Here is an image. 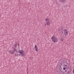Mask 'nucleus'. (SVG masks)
Wrapping results in <instances>:
<instances>
[{
	"instance_id": "obj_1",
	"label": "nucleus",
	"mask_w": 74,
	"mask_h": 74,
	"mask_svg": "<svg viewBox=\"0 0 74 74\" xmlns=\"http://www.w3.org/2000/svg\"><path fill=\"white\" fill-rule=\"evenodd\" d=\"M51 38L52 41H53L54 42H57L58 41V38L54 36H52Z\"/></svg>"
},
{
	"instance_id": "obj_2",
	"label": "nucleus",
	"mask_w": 74,
	"mask_h": 74,
	"mask_svg": "<svg viewBox=\"0 0 74 74\" xmlns=\"http://www.w3.org/2000/svg\"><path fill=\"white\" fill-rule=\"evenodd\" d=\"M19 53H21L22 56H25V51L22 50L19 51Z\"/></svg>"
},
{
	"instance_id": "obj_3",
	"label": "nucleus",
	"mask_w": 74,
	"mask_h": 74,
	"mask_svg": "<svg viewBox=\"0 0 74 74\" xmlns=\"http://www.w3.org/2000/svg\"><path fill=\"white\" fill-rule=\"evenodd\" d=\"M64 29V28H63V27L61 26L60 27L59 29L58 30L60 32H62V31Z\"/></svg>"
},
{
	"instance_id": "obj_4",
	"label": "nucleus",
	"mask_w": 74,
	"mask_h": 74,
	"mask_svg": "<svg viewBox=\"0 0 74 74\" xmlns=\"http://www.w3.org/2000/svg\"><path fill=\"white\" fill-rule=\"evenodd\" d=\"M16 44H14L13 47V49H14V51H16V42H15Z\"/></svg>"
},
{
	"instance_id": "obj_5",
	"label": "nucleus",
	"mask_w": 74,
	"mask_h": 74,
	"mask_svg": "<svg viewBox=\"0 0 74 74\" xmlns=\"http://www.w3.org/2000/svg\"><path fill=\"white\" fill-rule=\"evenodd\" d=\"M64 34L65 36H67V34H68V31H67V29H65L64 30Z\"/></svg>"
},
{
	"instance_id": "obj_6",
	"label": "nucleus",
	"mask_w": 74,
	"mask_h": 74,
	"mask_svg": "<svg viewBox=\"0 0 74 74\" xmlns=\"http://www.w3.org/2000/svg\"><path fill=\"white\" fill-rule=\"evenodd\" d=\"M64 73H65V74H69V73H70V71H69L68 69H67L65 71Z\"/></svg>"
},
{
	"instance_id": "obj_7",
	"label": "nucleus",
	"mask_w": 74,
	"mask_h": 74,
	"mask_svg": "<svg viewBox=\"0 0 74 74\" xmlns=\"http://www.w3.org/2000/svg\"><path fill=\"white\" fill-rule=\"evenodd\" d=\"M9 52H10V53H11V54H14L15 53V52L14 51L10 50L9 51Z\"/></svg>"
},
{
	"instance_id": "obj_8",
	"label": "nucleus",
	"mask_w": 74,
	"mask_h": 74,
	"mask_svg": "<svg viewBox=\"0 0 74 74\" xmlns=\"http://www.w3.org/2000/svg\"><path fill=\"white\" fill-rule=\"evenodd\" d=\"M34 48L36 51L37 52H38V47H37V45H35V46Z\"/></svg>"
},
{
	"instance_id": "obj_9",
	"label": "nucleus",
	"mask_w": 74,
	"mask_h": 74,
	"mask_svg": "<svg viewBox=\"0 0 74 74\" xmlns=\"http://www.w3.org/2000/svg\"><path fill=\"white\" fill-rule=\"evenodd\" d=\"M66 0H59V2H61V3H64L66 1Z\"/></svg>"
},
{
	"instance_id": "obj_10",
	"label": "nucleus",
	"mask_w": 74,
	"mask_h": 74,
	"mask_svg": "<svg viewBox=\"0 0 74 74\" xmlns=\"http://www.w3.org/2000/svg\"><path fill=\"white\" fill-rule=\"evenodd\" d=\"M63 63H64L63 62V61H61V62L59 63V64L60 66V67H61V66L62 65V64H63Z\"/></svg>"
},
{
	"instance_id": "obj_11",
	"label": "nucleus",
	"mask_w": 74,
	"mask_h": 74,
	"mask_svg": "<svg viewBox=\"0 0 74 74\" xmlns=\"http://www.w3.org/2000/svg\"><path fill=\"white\" fill-rule=\"evenodd\" d=\"M47 25H49V22H47Z\"/></svg>"
},
{
	"instance_id": "obj_12",
	"label": "nucleus",
	"mask_w": 74,
	"mask_h": 74,
	"mask_svg": "<svg viewBox=\"0 0 74 74\" xmlns=\"http://www.w3.org/2000/svg\"><path fill=\"white\" fill-rule=\"evenodd\" d=\"M60 40L61 41H63V38H61L60 39Z\"/></svg>"
},
{
	"instance_id": "obj_13",
	"label": "nucleus",
	"mask_w": 74,
	"mask_h": 74,
	"mask_svg": "<svg viewBox=\"0 0 74 74\" xmlns=\"http://www.w3.org/2000/svg\"><path fill=\"white\" fill-rule=\"evenodd\" d=\"M49 18H47L46 19V21H47L48 22V21H49Z\"/></svg>"
},
{
	"instance_id": "obj_14",
	"label": "nucleus",
	"mask_w": 74,
	"mask_h": 74,
	"mask_svg": "<svg viewBox=\"0 0 74 74\" xmlns=\"http://www.w3.org/2000/svg\"><path fill=\"white\" fill-rule=\"evenodd\" d=\"M67 69V67H63V69L64 70H66V69Z\"/></svg>"
},
{
	"instance_id": "obj_15",
	"label": "nucleus",
	"mask_w": 74,
	"mask_h": 74,
	"mask_svg": "<svg viewBox=\"0 0 74 74\" xmlns=\"http://www.w3.org/2000/svg\"><path fill=\"white\" fill-rule=\"evenodd\" d=\"M18 53H15V56H18Z\"/></svg>"
},
{
	"instance_id": "obj_16",
	"label": "nucleus",
	"mask_w": 74,
	"mask_h": 74,
	"mask_svg": "<svg viewBox=\"0 0 74 74\" xmlns=\"http://www.w3.org/2000/svg\"><path fill=\"white\" fill-rule=\"evenodd\" d=\"M63 67H67V65L66 64H64Z\"/></svg>"
},
{
	"instance_id": "obj_17",
	"label": "nucleus",
	"mask_w": 74,
	"mask_h": 74,
	"mask_svg": "<svg viewBox=\"0 0 74 74\" xmlns=\"http://www.w3.org/2000/svg\"><path fill=\"white\" fill-rule=\"evenodd\" d=\"M45 26H47V24H46V23H45Z\"/></svg>"
},
{
	"instance_id": "obj_18",
	"label": "nucleus",
	"mask_w": 74,
	"mask_h": 74,
	"mask_svg": "<svg viewBox=\"0 0 74 74\" xmlns=\"http://www.w3.org/2000/svg\"><path fill=\"white\" fill-rule=\"evenodd\" d=\"M67 69H70V67H67Z\"/></svg>"
},
{
	"instance_id": "obj_19",
	"label": "nucleus",
	"mask_w": 74,
	"mask_h": 74,
	"mask_svg": "<svg viewBox=\"0 0 74 74\" xmlns=\"http://www.w3.org/2000/svg\"><path fill=\"white\" fill-rule=\"evenodd\" d=\"M18 55H19V56H21V55L19 54H18Z\"/></svg>"
},
{
	"instance_id": "obj_20",
	"label": "nucleus",
	"mask_w": 74,
	"mask_h": 74,
	"mask_svg": "<svg viewBox=\"0 0 74 74\" xmlns=\"http://www.w3.org/2000/svg\"><path fill=\"white\" fill-rule=\"evenodd\" d=\"M16 50L15 51L16 52Z\"/></svg>"
},
{
	"instance_id": "obj_21",
	"label": "nucleus",
	"mask_w": 74,
	"mask_h": 74,
	"mask_svg": "<svg viewBox=\"0 0 74 74\" xmlns=\"http://www.w3.org/2000/svg\"><path fill=\"white\" fill-rule=\"evenodd\" d=\"M18 21H19V20H18Z\"/></svg>"
}]
</instances>
